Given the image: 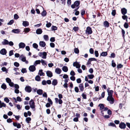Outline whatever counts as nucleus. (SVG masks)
Instances as JSON below:
<instances>
[{
	"instance_id": "f257e3e1",
	"label": "nucleus",
	"mask_w": 130,
	"mask_h": 130,
	"mask_svg": "<svg viewBox=\"0 0 130 130\" xmlns=\"http://www.w3.org/2000/svg\"><path fill=\"white\" fill-rule=\"evenodd\" d=\"M58 97L59 98V99L57 98H55V103L57 104L58 103L60 104H61L63 103V101L61 99L63 98L62 95L61 94H59L58 95Z\"/></svg>"
},
{
	"instance_id": "f03ea898",
	"label": "nucleus",
	"mask_w": 130,
	"mask_h": 130,
	"mask_svg": "<svg viewBox=\"0 0 130 130\" xmlns=\"http://www.w3.org/2000/svg\"><path fill=\"white\" fill-rule=\"evenodd\" d=\"M80 3V1H75L74 3L72 5H71V7L72 9H74L75 7H78Z\"/></svg>"
},
{
	"instance_id": "7ed1b4c3",
	"label": "nucleus",
	"mask_w": 130,
	"mask_h": 130,
	"mask_svg": "<svg viewBox=\"0 0 130 130\" xmlns=\"http://www.w3.org/2000/svg\"><path fill=\"white\" fill-rule=\"evenodd\" d=\"M47 53L45 52H39L38 54L42 58L46 59V58Z\"/></svg>"
},
{
	"instance_id": "20e7f679",
	"label": "nucleus",
	"mask_w": 130,
	"mask_h": 130,
	"mask_svg": "<svg viewBox=\"0 0 130 130\" xmlns=\"http://www.w3.org/2000/svg\"><path fill=\"white\" fill-rule=\"evenodd\" d=\"M107 100L108 101L110 104H113L114 103V100L112 96H108L107 98Z\"/></svg>"
},
{
	"instance_id": "39448f33",
	"label": "nucleus",
	"mask_w": 130,
	"mask_h": 130,
	"mask_svg": "<svg viewBox=\"0 0 130 130\" xmlns=\"http://www.w3.org/2000/svg\"><path fill=\"white\" fill-rule=\"evenodd\" d=\"M86 34L88 35H90L92 34V31L91 28L89 26L87 27L86 30Z\"/></svg>"
},
{
	"instance_id": "423d86ee",
	"label": "nucleus",
	"mask_w": 130,
	"mask_h": 130,
	"mask_svg": "<svg viewBox=\"0 0 130 130\" xmlns=\"http://www.w3.org/2000/svg\"><path fill=\"white\" fill-rule=\"evenodd\" d=\"M29 104L30 107L32 109H34L35 108V103L33 100L31 99L29 102Z\"/></svg>"
},
{
	"instance_id": "0eeeda50",
	"label": "nucleus",
	"mask_w": 130,
	"mask_h": 130,
	"mask_svg": "<svg viewBox=\"0 0 130 130\" xmlns=\"http://www.w3.org/2000/svg\"><path fill=\"white\" fill-rule=\"evenodd\" d=\"M25 90L26 92L30 93L31 91L32 88L30 86H28L25 87Z\"/></svg>"
},
{
	"instance_id": "6e6552de",
	"label": "nucleus",
	"mask_w": 130,
	"mask_h": 130,
	"mask_svg": "<svg viewBox=\"0 0 130 130\" xmlns=\"http://www.w3.org/2000/svg\"><path fill=\"white\" fill-rule=\"evenodd\" d=\"M35 66H35L34 65H31L30 66L29 68V70L30 72H34L36 70V68L35 67Z\"/></svg>"
},
{
	"instance_id": "1a4fd4ad",
	"label": "nucleus",
	"mask_w": 130,
	"mask_h": 130,
	"mask_svg": "<svg viewBox=\"0 0 130 130\" xmlns=\"http://www.w3.org/2000/svg\"><path fill=\"white\" fill-rule=\"evenodd\" d=\"M126 124L124 123L123 122H121L119 124V127L121 129H125L126 127Z\"/></svg>"
},
{
	"instance_id": "9d476101",
	"label": "nucleus",
	"mask_w": 130,
	"mask_h": 130,
	"mask_svg": "<svg viewBox=\"0 0 130 130\" xmlns=\"http://www.w3.org/2000/svg\"><path fill=\"white\" fill-rule=\"evenodd\" d=\"M109 88H108L107 90V91L108 93V96H112V94L113 93V91L112 90H109Z\"/></svg>"
},
{
	"instance_id": "9b49d317",
	"label": "nucleus",
	"mask_w": 130,
	"mask_h": 130,
	"mask_svg": "<svg viewBox=\"0 0 130 130\" xmlns=\"http://www.w3.org/2000/svg\"><path fill=\"white\" fill-rule=\"evenodd\" d=\"M7 53V51L5 48H3L0 51V53L3 55H6Z\"/></svg>"
},
{
	"instance_id": "f8f14e48",
	"label": "nucleus",
	"mask_w": 130,
	"mask_h": 130,
	"mask_svg": "<svg viewBox=\"0 0 130 130\" xmlns=\"http://www.w3.org/2000/svg\"><path fill=\"white\" fill-rule=\"evenodd\" d=\"M25 44L23 42H20L19 44V48H24L25 46Z\"/></svg>"
},
{
	"instance_id": "ddd939ff",
	"label": "nucleus",
	"mask_w": 130,
	"mask_h": 130,
	"mask_svg": "<svg viewBox=\"0 0 130 130\" xmlns=\"http://www.w3.org/2000/svg\"><path fill=\"white\" fill-rule=\"evenodd\" d=\"M121 12L122 14L125 15L127 13V10L125 8H123L121 9Z\"/></svg>"
},
{
	"instance_id": "4468645a",
	"label": "nucleus",
	"mask_w": 130,
	"mask_h": 130,
	"mask_svg": "<svg viewBox=\"0 0 130 130\" xmlns=\"http://www.w3.org/2000/svg\"><path fill=\"white\" fill-rule=\"evenodd\" d=\"M46 74L47 76L50 77H52L53 76L52 73L50 71H47L46 72Z\"/></svg>"
},
{
	"instance_id": "2eb2a0df",
	"label": "nucleus",
	"mask_w": 130,
	"mask_h": 130,
	"mask_svg": "<svg viewBox=\"0 0 130 130\" xmlns=\"http://www.w3.org/2000/svg\"><path fill=\"white\" fill-rule=\"evenodd\" d=\"M19 59L24 62L26 60V57L23 55H22L20 57Z\"/></svg>"
},
{
	"instance_id": "dca6fc26",
	"label": "nucleus",
	"mask_w": 130,
	"mask_h": 130,
	"mask_svg": "<svg viewBox=\"0 0 130 130\" xmlns=\"http://www.w3.org/2000/svg\"><path fill=\"white\" fill-rule=\"evenodd\" d=\"M61 70L59 68H57L55 70V72L58 74H60L61 72Z\"/></svg>"
},
{
	"instance_id": "f3484780",
	"label": "nucleus",
	"mask_w": 130,
	"mask_h": 130,
	"mask_svg": "<svg viewBox=\"0 0 130 130\" xmlns=\"http://www.w3.org/2000/svg\"><path fill=\"white\" fill-rule=\"evenodd\" d=\"M42 32V29L41 28H38L37 29L36 31V33L37 34H40Z\"/></svg>"
},
{
	"instance_id": "a211bd4d",
	"label": "nucleus",
	"mask_w": 130,
	"mask_h": 130,
	"mask_svg": "<svg viewBox=\"0 0 130 130\" xmlns=\"http://www.w3.org/2000/svg\"><path fill=\"white\" fill-rule=\"evenodd\" d=\"M79 87L80 89V90L81 91H83L84 90V87L83 84L82 83L80 84L79 85Z\"/></svg>"
},
{
	"instance_id": "6ab92c4d",
	"label": "nucleus",
	"mask_w": 130,
	"mask_h": 130,
	"mask_svg": "<svg viewBox=\"0 0 130 130\" xmlns=\"http://www.w3.org/2000/svg\"><path fill=\"white\" fill-rule=\"evenodd\" d=\"M39 45L41 46L44 47L45 46L46 43L43 41H40L39 42Z\"/></svg>"
},
{
	"instance_id": "aec40b11",
	"label": "nucleus",
	"mask_w": 130,
	"mask_h": 130,
	"mask_svg": "<svg viewBox=\"0 0 130 130\" xmlns=\"http://www.w3.org/2000/svg\"><path fill=\"white\" fill-rule=\"evenodd\" d=\"M8 41L6 39H4L3 41L2 42V44L4 45L8 44Z\"/></svg>"
},
{
	"instance_id": "412c9836",
	"label": "nucleus",
	"mask_w": 130,
	"mask_h": 130,
	"mask_svg": "<svg viewBox=\"0 0 130 130\" xmlns=\"http://www.w3.org/2000/svg\"><path fill=\"white\" fill-rule=\"evenodd\" d=\"M24 27H26L29 25L28 22L27 21H23L22 23Z\"/></svg>"
},
{
	"instance_id": "4be33fe9",
	"label": "nucleus",
	"mask_w": 130,
	"mask_h": 130,
	"mask_svg": "<svg viewBox=\"0 0 130 130\" xmlns=\"http://www.w3.org/2000/svg\"><path fill=\"white\" fill-rule=\"evenodd\" d=\"M43 70H39L38 74L40 76H44L45 75V74L43 72Z\"/></svg>"
},
{
	"instance_id": "5701e85b",
	"label": "nucleus",
	"mask_w": 130,
	"mask_h": 130,
	"mask_svg": "<svg viewBox=\"0 0 130 130\" xmlns=\"http://www.w3.org/2000/svg\"><path fill=\"white\" fill-rule=\"evenodd\" d=\"M6 105L4 102H2L0 100V108H2V107H5Z\"/></svg>"
},
{
	"instance_id": "b1692460",
	"label": "nucleus",
	"mask_w": 130,
	"mask_h": 130,
	"mask_svg": "<svg viewBox=\"0 0 130 130\" xmlns=\"http://www.w3.org/2000/svg\"><path fill=\"white\" fill-rule=\"evenodd\" d=\"M62 70L64 72H67L68 70V69L67 66H64L62 68Z\"/></svg>"
},
{
	"instance_id": "393cba45",
	"label": "nucleus",
	"mask_w": 130,
	"mask_h": 130,
	"mask_svg": "<svg viewBox=\"0 0 130 130\" xmlns=\"http://www.w3.org/2000/svg\"><path fill=\"white\" fill-rule=\"evenodd\" d=\"M104 24L105 27H108L109 26V23L108 22L105 21L104 22Z\"/></svg>"
},
{
	"instance_id": "a878e982",
	"label": "nucleus",
	"mask_w": 130,
	"mask_h": 130,
	"mask_svg": "<svg viewBox=\"0 0 130 130\" xmlns=\"http://www.w3.org/2000/svg\"><path fill=\"white\" fill-rule=\"evenodd\" d=\"M12 32L13 33L18 34L19 32V29H14L12 30Z\"/></svg>"
},
{
	"instance_id": "bb28decb",
	"label": "nucleus",
	"mask_w": 130,
	"mask_h": 130,
	"mask_svg": "<svg viewBox=\"0 0 130 130\" xmlns=\"http://www.w3.org/2000/svg\"><path fill=\"white\" fill-rule=\"evenodd\" d=\"M107 55V52H103L100 54V57L101 56H106Z\"/></svg>"
},
{
	"instance_id": "cd10ccee",
	"label": "nucleus",
	"mask_w": 130,
	"mask_h": 130,
	"mask_svg": "<svg viewBox=\"0 0 130 130\" xmlns=\"http://www.w3.org/2000/svg\"><path fill=\"white\" fill-rule=\"evenodd\" d=\"M40 62L41 60H37L34 62V64L35 66H36L37 64H40Z\"/></svg>"
},
{
	"instance_id": "c85d7f7f",
	"label": "nucleus",
	"mask_w": 130,
	"mask_h": 130,
	"mask_svg": "<svg viewBox=\"0 0 130 130\" xmlns=\"http://www.w3.org/2000/svg\"><path fill=\"white\" fill-rule=\"evenodd\" d=\"M57 83L58 82L57 80L56 79H54L52 81V84L53 85L55 86L57 84Z\"/></svg>"
},
{
	"instance_id": "c756f323",
	"label": "nucleus",
	"mask_w": 130,
	"mask_h": 130,
	"mask_svg": "<svg viewBox=\"0 0 130 130\" xmlns=\"http://www.w3.org/2000/svg\"><path fill=\"white\" fill-rule=\"evenodd\" d=\"M37 93L39 95H41L43 93V90L41 89H39L37 90Z\"/></svg>"
},
{
	"instance_id": "7c9ffc66",
	"label": "nucleus",
	"mask_w": 130,
	"mask_h": 130,
	"mask_svg": "<svg viewBox=\"0 0 130 130\" xmlns=\"http://www.w3.org/2000/svg\"><path fill=\"white\" fill-rule=\"evenodd\" d=\"M41 62L42 63V64L43 66H47V64H46V61H45V60H43V59H41Z\"/></svg>"
},
{
	"instance_id": "2f4dec72",
	"label": "nucleus",
	"mask_w": 130,
	"mask_h": 130,
	"mask_svg": "<svg viewBox=\"0 0 130 130\" xmlns=\"http://www.w3.org/2000/svg\"><path fill=\"white\" fill-rule=\"evenodd\" d=\"M35 79L37 81H40L41 80V77L37 75L35 77Z\"/></svg>"
},
{
	"instance_id": "473e14b6",
	"label": "nucleus",
	"mask_w": 130,
	"mask_h": 130,
	"mask_svg": "<svg viewBox=\"0 0 130 130\" xmlns=\"http://www.w3.org/2000/svg\"><path fill=\"white\" fill-rule=\"evenodd\" d=\"M108 126H111L113 127H115V128L116 127V126L115 124L113 123L110 122L108 124Z\"/></svg>"
},
{
	"instance_id": "72a5a7b5",
	"label": "nucleus",
	"mask_w": 130,
	"mask_h": 130,
	"mask_svg": "<svg viewBox=\"0 0 130 130\" xmlns=\"http://www.w3.org/2000/svg\"><path fill=\"white\" fill-rule=\"evenodd\" d=\"M98 106L100 107L101 110H102L103 109L104 107V104H99L98 105Z\"/></svg>"
},
{
	"instance_id": "f704fd0d",
	"label": "nucleus",
	"mask_w": 130,
	"mask_h": 130,
	"mask_svg": "<svg viewBox=\"0 0 130 130\" xmlns=\"http://www.w3.org/2000/svg\"><path fill=\"white\" fill-rule=\"evenodd\" d=\"M47 14V13L46 11L44 10L41 13V15L43 17H44Z\"/></svg>"
},
{
	"instance_id": "c9c22d12",
	"label": "nucleus",
	"mask_w": 130,
	"mask_h": 130,
	"mask_svg": "<svg viewBox=\"0 0 130 130\" xmlns=\"http://www.w3.org/2000/svg\"><path fill=\"white\" fill-rule=\"evenodd\" d=\"M1 88L4 89L5 90L6 89L7 87L6 85H5V84L4 83H3L2 85L1 86Z\"/></svg>"
},
{
	"instance_id": "e433bc0d",
	"label": "nucleus",
	"mask_w": 130,
	"mask_h": 130,
	"mask_svg": "<svg viewBox=\"0 0 130 130\" xmlns=\"http://www.w3.org/2000/svg\"><path fill=\"white\" fill-rule=\"evenodd\" d=\"M43 38L46 41H47L48 40V36L47 35H44L43 36Z\"/></svg>"
},
{
	"instance_id": "4c0bfd02",
	"label": "nucleus",
	"mask_w": 130,
	"mask_h": 130,
	"mask_svg": "<svg viewBox=\"0 0 130 130\" xmlns=\"http://www.w3.org/2000/svg\"><path fill=\"white\" fill-rule=\"evenodd\" d=\"M31 120V118L30 117H28L26 119V121L28 123H29V121Z\"/></svg>"
},
{
	"instance_id": "58836bf2",
	"label": "nucleus",
	"mask_w": 130,
	"mask_h": 130,
	"mask_svg": "<svg viewBox=\"0 0 130 130\" xmlns=\"http://www.w3.org/2000/svg\"><path fill=\"white\" fill-rule=\"evenodd\" d=\"M88 77L90 79H92L94 77L93 74L88 75H87Z\"/></svg>"
},
{
	"instance_id": "ea45409f",
	"label": "nucleus",
	"mask_w": 130,
	"mask_h": 130,
	"mask_svg": "<svg viewBox=\"0 0 130 130\" xmlns=\"http://www.w3.org/2000/svg\"><path fill=\"white\" fill-rule=\"evenodd\" d=\"M57 27L55 26H53L51 27L52 30H56L57 29Z\"/></svg>"
},
{
	"instance_id": "a19ab883",
	"label": "nucleus",
	"mask_w": 130,
	"mask_h": 130,
	"mask_svg": "<svg viewBox=\"0 0 130 130\" xmlns=\"http://www.w3.org/2000/svg\"><path fill=\"white\" fill-rule=\"evenodd\" d=\"M79 29V28L78 27H74L73 28V30L75 31H76L78 30Z\"/></svg>"
},
{
	"instance_id": "79ce46f5",
	"label": "nucleus",
	"mask_w": 130,
	"mask_h": 130,
	"mask_svg": "<svg viewBox=\"0 0 130 130\" xmlns=\"http://www.w3.org/2000/svg\"><path fill=\"white\" fill-rule=\"evenodd\" d=\"M74 52L76 54H78L79 53V51L77 48H75L74 49Z\"/></svg>"
},
{
	"instance_id": "37998d69",
	"label": "nucleus",
	"mask_w": 130,
	"mask_h": 130,
	"mask_svg": "<svg viewBox=\"0 0 130 130\" xmlns=\"http://www.w3.org/2000/svg\"><path fill=\"white\" fill-rule=\"evenodd\" d=\"M21 72L23 73L27 72V70L25 68H22L21 70Z\"/></svg>"
},
{
	"instance_id": "c03bdc74",
	"label": "nucleus",
	"mask_w": 130,
	"mask_h": 130,
	"mask_svg": "<svg viewBox=\"0 0 130 130\" xmlns=\"http://www.w3.org/2000/svg\"><path fill=\"white\" fill-rule=\"evenodd\" d=\"M123 67V65H122L121 64H118L117 65V68L118 69L121 68H122Z\"/></svg>"
},
{
	"instance_id": "a18cd8bd",
	"label": "nucleus",
	"mask_w": 130,
	"mask_h": 130,
	"mask_svg": "<svg viewBox=\"0 0 130 130\" xmlns=\"http://www.w3.org/2000/svg\"><path fill=\"white\" fill-rule=\"evenodd\" d=\"M1 70L3 72H6V73L8 72L6 68L5 67H2L1 69Z\"/></svg>"
},
{
	"instance_id": "49530a36",
	"label": "nucleus",
	"mask_w": 130,
	"mask_h": 130,
	"mask_svg": "<svg viewBox=\"0 0 130 130\" xmlns=\"http://www.w3.org/2000/svg\"><path fill=\"white\" fill-rule=\"evenodd\" d=\"M116 14V10H112L111 14L113 16H115Z\"/></svg>"
},
{
	"instance_id": "de8ad7c7",
	"label": "nucleus",
	"mask_w": 130,
	"mask_h": 130,
	"mask_svg": "<svg viewBox=\"0 0 130 130\" xmlns=\"http://www.w3.org/2000/svg\"><path fill=\"white\" fill-rule=\"evenodd\" d=\"M30 30V28H26L24 29V31L26 32H28Z\"/></svg>"
},
{
	"instance_id": "09e8293b",
	"label": "nucleus",
	"mask_w": 130,
	"mask_h": 130,
	"mask_svg": "<svg viewBox=\"0 0 130 130\" xmlns=\"http://www.w3.org/2000/svg\"><path fill=\"white\" fill-rule=\"evenodd\" d=\"M116 56L115 54L114 53H112L110 55V57L114 58Z\"/></svg>"
},
{
	"instance_id": "8fccbe9b",
	"label": "nucleus",
	"mask_w": 130,
	"mask_h": 130,
	"mask_svg": "<svg viewBox=\"0 0 130 130\" xmlns=\"http://www.w3.org/2000/svg\"><path fill=\"white\" fill-rule=\"evenodd\" d=\"M111 65L113 67H115L116 66V64L115 62H114V60H112V61Z\"/></svg>"
},
{
	"instance_id": "3c124183",
	"label": "nucleus",
	"mask_w": 130,
	"mask_h": 130,
	"mask_svg": "<svg viewBox=\"0 0 130 130\" xmlns=\"http://www.w3.org/2000/svg\"><path fill=\"white\" fill-rule=\"evenodd\" d=\"M6 82L9 84L11 82V80L9 78H6Z\"/></svg>"
},
{
	"instance_id": "603ef678",
	"label": "nucleus",
	"mask_w": 130,
	"mask_h": 130,
	"mask_svg": "<svg viewBox=\"0 0 130 130\" xmlns=\"http://www.w3.org/2000/svg\"><path fill=\"white\" fill-rule=\"evenodd\" d=\"M81 13L82 17H83V15L85 13V11L84 9H83L81 11Z\"/></svg>"
},
{
	"instance_id": "864d4df0",
	"label": "nucleus",
	"mask_w": 130,
	"mask_h": 130,
	"mask_svg": "<svg viewBox=\"0 0 130 130\" xmlns=\"http://www.w3.org/2000/svg\"><path fill=\"white\" fill-rule=\"evenodd\" d=\"M70 75L72 76H74L75 75V73L73 71H71L70 73Z\"/></svg>"
},
{
	"instance_id": "5fc2aeb1",
	"label": "nucleus",
	"mask_w": 130,
	"mask_h": 130,
	"mask_svg": "<svg viewBox=\"0 0 130 130\" xmlns=\"http://www.w3.org/2000/svg\"><path fill=\"white\" fill-rule=\"evenodd\" d=\"M14 65L15 66L17 67H19L20 65L19 63L17 62H14Z\"/></svg>"
},
{
	"instance_id": "6e6d98bb",
	"label": "nucleus",
	"mask_w": 130,
	"mask_h": 130,
	"mask_svg": "<svg viewBox=\"0 0 130 130\" xmlns=\"http://www.w3.org/2000/svg\"><path fill=\"white\" fill-rule=\"evenodd\" d=\"M13 50H11L10 51L9 53V55L10 56H11L13 55Z\"/></svg>"
},
{
	"instance_id": "4d7b16f0",
	"label": "nucleus",
	"mask_w": 130,
	"mask_h": 130,
	"mask_svg": "<svg viewBox=\"0 0 130 130\" xmlns=\"http://www.w3.org/2000/svg\"><path fill=\"white\" fill-rule=\"evenodd\" d=\"M94 54H95V56L96 57H98L99 54V53H98V51H94Z\"/></svg>"
},
{
	"instance_id": "13d9d810",
	"label": "nucleus",
	"mask_w": 130,
	"mask_h": 130,
	"mask_svg": "<svg viewBox=\"0 0 130 130\" xmlns=\"http://www.w3.org/2000/svg\"><path fill=\"white\" fill-rule=\"evenodd\" d=\"M33 47L35 48H37L38 47V45L36 43H34L33 44Z\"/></svg>"
},
{
	"instance_id": "bf43d9fd",
	"label": "nucleus",
	"mask_w": 130,
	"mask_h": 130,
	"mask_svg": "<svg viewBox=\"0 0 130 130\" xmlns=\"http://www.w3.org/2000/svg\"><path fill=\"white\" fill-rule=\"evenodd\" d=\"M14 22V21L13 20H11L9 22L7 23V25H11Z\"/></svg>"
},
{
	"instance_id": "052dcab7",
	"label": "nucleus",
	"mask_w": 130,
	"mask_h": 130,
	"mask_svg": "<svg viewBox=\"0 0 130 130\" xmlns=\"http://www.w3.org/2000/svg\"><path fill=\"white\" fill-rule=\"evenodd\" d=\"M90 53L91 54H93L94 53V50L92 48H91L89 50Z\"/></svg>"
},
{
	"instance_id": "680f3d73",
	"label": "nucleus",
	"mask_w": 130,
	"mask_h": 130,
	"mask_svg": "<svg viewBox=\"0 0 130 130\" xmlns=\"http://www.w3.org/2000/svg\"><path fill=\"white\" fill-rule=\"evenodd\" d=\"M124 27L126 28H127L128 27V25L126 22H125L124 25Z\"/></svg>"
},
{
	"instance_id": "e2e57ef3",
	"label": "nucleus",
	"mask_w": 130,
	"mask_h": 130,
	"mask_svg": "<svg viewBox=\"0 0 130 130\" xmlns=\"http://www.w3.org/2000/svg\"><path fill=\"white\" fill-rule=\"evenodd\" d=\"M47 101L49 102V103H50L51 105H52L53 104V102L51 99L50 98H48Z\"/></svg>"
},
{
	"instance_id": "0e129e2a",
	"label": "nucleus",
	"mask_w": 130,
	"mask_h": 130,
	"mask_svg": "<svg viewBox=\"0 0 130 130\" xmlns=\"http://www.w3.org/2000/svg\"><path fill=\"white\" fill-rule=\"evenodd\" d=\"M4 100L7 103H9V100L7 97L5 98Z\"/></svg>"
},
{
	"instance_id": "69168bd1",
	"label": "nucleus",
	"mask_w": 130,
	"mask_h": 130,
	"mask_svg": "<svg viewBox=\"0 0 130 130\" xmlns=\"http://www.w3.org/2000/svg\"><path fill=\"white\" fill-rule=\"evenodd\" d=\"M51 24L50 23H47L46 24V26L47 27L49 28L51 27Z\"/></svg>"
},
{
	"instance_id": "338daca9",
	"label": "nucleus",
	"mask_w": 130,
	"mask_h": 130,
	"mask_svg": "<svg viewBox=\"0 0 130 130\" xmlns=\"http://www.w3.org/2000/svg\"><path fill=\"white\" fill-rule=\"evenodd\" d=\"M19 18V17L18 15L16 14H15L14 15V18L15 19H17Z\"/></svg>"
},
{
	"instance_id": "774afa93",
	"label": "nucleus",
	"mask_w": 130,
	"mask_h": 130,
	"mask_svg": "<svg viewBox=\"0 0 130 130\" xmlns=\"http://www.w3.org/2000/svg\"><path fill=\"white\" fill-rule=\"evenodd\" d=\"M70 79L72 81H74L75 80V78L74 76H72L70 77Z\"/></svg>"
}]
</instances>
